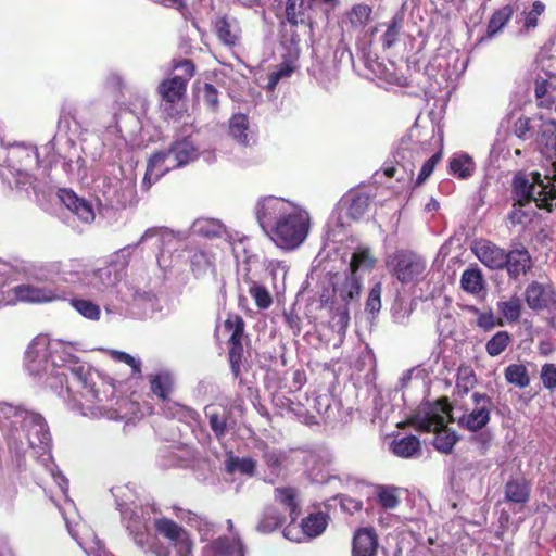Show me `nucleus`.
I'll return each mask as SVG.
<instances>
[{
	"instance_id": "nucleus-1",
	"label": "nucleus",
	"mask_w": 556,
	"mask_h": 556,
	"mask_svg": "<svg viewBox=\"0 0 556 556\" xmlns=\"http://www.w3.org/2000/svg\"><path fill=\"white\" fill-rule=\"evenodd\" d=\"M67 372H59L61 386L65 382L67 396L81 408L109 409L116 396L115 386L100 379L99 383L92 380L90 369L84 365L66 368Z\"/></svg>"
},
{
	"instance_id": "nucleus-2",
	"label": "nucleus",
	"mask_w": 556,
	"mask_h": 556,
	"mask_svg": "<svg viewBox=\"0 0 556 556\" xmlns=\"http://www.w3.org/2000/svg\"><path fill=\"white\" fill-rule=\"evenodd\" d=\"M298 492L292 486H280L274 490V503L267 504L261 511L256 531L262 534H270L283 527L287 521V513L290 522L283 529V535L291 541L301 542L296 536L298 529L295 521L300 517L301 509L298 502Z\"/></svg>"
},
{
	"instance_id": "nucleus-3",
	"label": "nucleus",
	"mask_w": 556,
	"mask_h": 556,
	"mask_svg": "<svg viewBox=\"0 0 556 556\" xmlns=\"http://www.w3.org/2000/svg\"><path fill=\"white\" fill-rule=\"evenodd\" d=\"M452 421V405L446 396L426 404L413 414L407 424L420 432H433L432 444L434 448L444 454L452 453V431L448 422Z\"/></svg>"
},
{
	"instance_id": "nucleus-4",
	"label": "nucleus",
	"mask_w": 556,
	"mask_h": 556,
	"mask_svg": "<svg viewBox=\"0 0 556 556\" xmlns=\"http://www.w3.org/2000/svg\"><path fill=\"white\" fill-rule=\"evenodd\" d=\"M511 200L521 204H535L539 208L552 212L556 208V187L547 175L536 170H519L511 180Z\"/></svg>"
},
{
	"instance_id": "nucleus-5",
	"label": "nucleus",
	"mask_w": 556,
	"mask_h": 556,
	"mask_svg": "<svg viewBox=\"0 0 556 556\" xmlns=\"http://www.w3.org/2000/svg\"><path fill=\"white\" fill-rule=\"evenodd\" d=\"M371 198L365 192H350L339 203V210L327 223L326 243H343L353 240L346 219L358 222L369 210Z\"/></svg>"
},
{
	"instance_id": "nucleus-6",
	"label": "nucleus",
	"mask_w": 556,
	"mask_h": 556,
	"mask_svg": "<svg viewBox=\"0 0 556 556\" xmlns=\"http://www.w3.org/2000/svg\"><path fill=\"white\" fill-rule=\"evenodd\" d=\"M312 220L308 212L294 210L281 216L274 225L273 231L268 235L277 243H303L309 231Z\"/></svg>"
},
{
	"instance_id": "nucleus-7",
	"label": "nucleus",
	"mask_w": 556,
	"mask_h": 556,
	"mask_svg": "<svg viewBox=\"0 0 556 556\" xmlns=\"http://www.w3.org/2000/svg\"><path fill=\"white\" fill-rule=\"evenodd\" d=\"M313 7L306 0H287L285 15L279 22V37L282 45L296 47L300 41L298 27L312 25L309 11Z\"/></svg>"
},
{
	"instance_id": "nucleus-8",
	"label": "nucleus",
	"mask_w": 556,
	"mask_h": 556,
	"mask_svg": "<svg viewBox=\"0 0 556 556\" xmlns=\"http://www.w3.org/2000/svg\"><path fill=\"white\" fill-rule=\"evenodd\" d=\"M389 273L401 283H416L424 279L427 263L424 257L410 250H399L386 262Z\"/></svg>"
},
{
	"instance_id": "nucleus-9",
	"label": "nucleus",
	"mask_w": 556,
	"mask_h": 556,
	"mask_svg": "<svg viewBox=\"0 0 556 556\" xmlns=\"http://www.w3.org/2000/svg\"><path fill=\"white\" fill-rule=\"evenodd\" d=\"M187 84L178 76L163 79L157 86L163 111L172 119H180L184 115Z\"/></svg>"
},
{
	"instance_id": "nucleus-10",
	"label": "nucleus",
	"mask_w": 556,
	"mask_h": 556,
	"mask_svg": "<svg viewBox=\"0 0 556 556\" xmlns=\"http://www.w3.org/2000/svg\"><path fill=\"white\" fill-rule=\"evenodd\" d=\"M51 343L47 336L39 334L33 339L25 351V367L30 375L38 376L47 371L49 358L59 366L54 358L56 350H50Z\"/></svg>"
},
{
	"instance_id": "nucleus-11",
	"label": "nucleus",
	"mask_w": 556,
	"mask_h": 556,
	"mask_svg": "<svg viewBox=\"0 0 556 556\" xmlns=\"http://www.w3.org/2000/svg\"><path fill=\"white\" fill-rule=\"evenodd\" d=\"M471 400L472 407L467 408V413L459 417L458 425L469 431L477 432L489 424L493 401L489 395L478 392L472 393Z\"/></svg>"
},
{
	"instance_id": "nucleus-12",
	"label": "nucleus",
	"mask_w": 556,
	"mask_h": 556,
	"mask_svg": "<svg viewBox=\"0 0 556 556\" xmlns=\"http://www.w3.org/2000/svg\"><path fill=\"white\" fill-rule=\"evenodd\" d=\"M154 529L157 534L165 538L176 549L179 556H190L192 553V541L188 531L167 517L156 518Z\"/></svg>"
},
{
	"instance_id": "nucleus-13",
	"label": "nucleus",
	"mask_w": 556,
	"mask_h": 556,
	"mask_svg": "<svg viewBox=\"0 0 556 556\" xmlns=\"http://www.w3.org/2000/svg\"><path fill=\"white\" fill-rule=\"evenodd\" d=\"M22 428L26 432L27 441L30 447H41L48 445L51 435L45 418L35 412H24Z\"/></svg>"
},
{
	"instance_id": "nucleus-14",
	"label": "nucleus",
	"mask_w": 556,
	"mask_h": 556,
	"mask_svg": "<svg viewBox=\"0 0 556 556\" xmlns=\"http://www.w3.org/2000/svg\"><path fill=\"white\" fill-rule=\"evenodd\" d=\"M191 232L204 240H222L228 243L243 241V238H233L226 227L214 218H198L191 226Z\"/></svg>"
},
{
	"instance_id": "nucleus-15",
	"label": "nucleus",
	"mask_w": 556,
	"mask_h": 556,
	"mask_svg": "<svg viewBox=\"0 0 556 556\" xmlns=\"http://www.w3.org/2000/svg\"><path fill=\"white\" fill-rule=\"evenodd\" d=\"M525 300L533 311L551 309L556 305V291L552 285L532 281L526 288Z\"/></svg>"
},
{
	"instance_id": "nucleus-16",
	"label": "nucleus",
	"mask_w": 556,
	"mask_h": 556,
	"mask_svg": "<svg viewBox=\"0 0 556 556\" xmlns=\"http://www.w3.org/2000/svg\"><path fill=\"white\" fill-rule=\"evenodd\" d=\"M286 214V204L281 199L267 197L258 203L256 217L262 229L269 235L275 223Z\"/></svg>"
},
{
	"instance_id": "nucleus-17",
	"label": "nucleus",
	"mask_w": 556,
	"mask_h": 556,
	"mask_svg": "<svg viewBox=\"0 0 556 556\" xmlns=\"http://www.w3.org/2000/svg\"><path fill=\"white\" fill-rule=\"evenodd\" d=\"M536 208H539L535 204L531 203H517V201H513V208L507 216V227L511 232L522 233L528 227L533 223L536 216Z\"/></svg>"
},
{
	"instance_id": "nucleus-18",
	"label": "nucleus",
	"mask_w": 556,
	"mask_h": 556,
	"mask_svg": "<svg viewBox=\"0 0 556 556\" xmlns=\"http://www.w3.org/2000/svg\"><path fill=\"white\" fill-rule=\"evenodd\" d=\"M379 541L372 527L358 528L352 540V556H377Z\"/></svg>"
},
{
	"instance_id": "nucleus-19",
	"label": "nucleus",
	"mask_w": 556,
	"mask_h": 556,
	"mask_svg": "<svg viewBox=\"0 0 556 556\" xmlns=\"http://www.w3.org/2000/svg\"><path fill=\"white\" fill-rule=\"evenodd\" d=\"M534 143L536 149L551 161L556 172V122L546 118Z\"/></svg>"
},
{
	"instance_id": "nucleus-20",
	"label": "nucleus",
	"mask_w": 556,
	"mask_h": 556,
	"mask_svg": "<svg viewBox=\"0 0 556 556\" xmlns=\"http://www.w3.org/2000/svg\"><path fill=\"white\" fill-rule=\"evenodd\" d=\"M15 298L26 303H47L56 300V291L48 287H38L33 283H23L13 288Z\"/></svg>"
},
{
	"instance_id": "nucleus-21",
	"label": "nucleus",
	"mask_w": 556,
	"mask_h": 556,
	"mask_svg": "<svg viewBox=\"0 0 556 556\" xmlns=\"http://www.w3.org/2000/svg\"><path fill=\"white\" fill-rule=\"evenodd\" d=\"M169 152L156 151L150 155L147 162L146 173L142 179V188L149 190L153 184L160 180L172 167L165 166Z\"/></svg>"
},
{
	"instance_id": "nucleus-22",
	"label": "nucleus",
	"mask_w": 556,
	"mask_h": 556,
	"mask_svg": "<svg viewBox=\"0 0 556 556\" xmlns=\"http://www.w3.org/2000/svg\"><path fill=\"white\" fill-rule=\"evenodd\" d=\"M124 265L117 262H111L105 266L98 268L93 273L92 285L99 291H106L114 288L124 275Z\"/></svg>"
},
{
	"instance_id": "nucleus-23",
	"label": "nucleus",
	"mask_w": 556,
	"mask_h": 556,
	"mask_svg": "<svg viewBox=\"0 0 556 556\" xmlns=\"http://www.w3.org/2000/svg\"><path fill=\"white\" fill-rule=\"evenodd\" d=\"M59 197L62 203L83 222L89 223L94 219V212L91 204L85 199L78 198L70 189H60Z\"/></svg>"
},
{
	"instance_id": "nucleus-24",
	"label": "nucleus",
	"mask_w": 556,
	"mask_h": 556,
	"mask_svg": "<svg viewBox=\"0 0 556 556\" xmlns=\"http://www.w3.org/2000/svg\"><path fill=\"white\" fill-rule=\"evenodd\" d=\"M545 119L541 115L520 116L514 123L513 131L522 141H534Z\"/></svg>"
},
{
	"instance_id": "nucleus-25",
	"label": "nucleus",
	"mask_w": 556,
	"mask_h": 556,
	"mask_svg": "<svg viewBox=\"0 0 556 556\" xmlns=\"http://www.w3.org/2000/svg\"><path fill=\"white\" fill-rule=\"evenodd\" d=\"M545 12V4L536 0L532 3L525 4L522 11L517 14L516 23L521 25V33H530L538 27L539 17Z\"/></svg>"
},
{
	"instance_id": "nucleus-26",
	"label": "nucleus",
	"mask_w": 556,
	"mask_h": 556,
	"mask_svg": "<svg viewBox=\"0 0 556 556\" xmlns=\"http://www.w3.org/2000/svg\"><path fill=\"white\" fill-rule=\"evenodd\" d=\"M473 253L492 269L504 268L506 251L498 245H471Z\"/></svg>"
},
{
	"instance_id": "nucleus-27",
	"label": "nucleus",
	"mask_w": 556,
	"mask_h": 556,
	"mask_svg": "<svg viewBox=\"0 0 556 556\" xmlns=\"http://www.w3.org/2000/svg\"><path fill=\"white\" fill-rule=\"evenodd\" d=\"M329 515L324 511L311 513L301 520L302 534L306 539H315L323 534L329 523Z\"/></svg>"
},
{
	"instance_id": "nucleus-28",
	"label": "nucleus",
	"mask_w": 556,
	"mask_h": 556,
	"mask_svg": "<svg viewBox=\"0 0 556 556\" xmlns=\"http://www.w3.org/2000/svg\"><path fill=\"white\" fill-rule=\"evenodd\" d=\"M534 92L539 106L552 108L556 100V77L544 78L539 76L535 80Z\"/></svg>"
},
{
	"instance_id": "nucleus-29",
	"label": "nucleus",
	"mask_w": 556,
	"mask_h": 556,
	"mask_svg": "<svg viewBox=\"0 0 556 556\" xmlns=\"http://www.w3.org/2000/svg\"><path fill=\"white\" fill-rule=\"evenodd\" d=\"M506 260L504 267L508 274L517 278L521 274L531 267V257L526 249H516L514 251L506 252Z\"/></svg>"
},
{
	"instance_id": "nucleus-30",
	"label": "nucleus",
	"mask_w": 556,
	"mask_h": 556,
	"mask_svg": "<svg viewBox=\"0 0 556 556\" xmlns=\"http://www.w3.org/2000/svg\"><path fill=\"white\" fill-rule=\"evenodd\" d=\"M391 452L401 458H413L421 454V443L416 435L394 439L390 444Z\"/></svg>"
},
{
	"instance_id": "nucleus-31",
	"label": "nucleus",
	"mask_w": 556,
	"mask_h": 556,
	"mask_svg": "<svg viewBox=\"0 0 556 556\" xmlns=\"http://www.w3.org/2000/svg\"><path fill=\"white\" fill-rule=\"evenodd\" d=\"M530 484L523 478L510 479L504 486L505 500L510 503L525 504L530 498Z\"/></svg>"
},
{
	"instance_id": "nucleus-32",
	"label": "nucleus",
	"mask_w": 556,
	"mask_h": 556,
	"mask_svg": "<svg viewBox=\"0 0 556 556\" xmlns=\"http://www.w3.org/2000/svg\"><path fill=\"white\" fill-rule=\"evenodd\" d=\"M184 240H186L184 232L162 226L147 229L140 239V243L148 241H153L154 243H172L174 241Z\"/></svg>"
},
{
	"instance_id": "nucleus-33",
	"label": "nucleus",
	"mask_w": 556,
	"mask_h": 556,
	"mask_svg": "<svg viewBox=\"0 0 556 556\" xmlns=\"http://www.w3.org/2000/svg\"><path fill=\"white\" fill-rule=\"evenodd\" d=\"M167 151L169 152V156L173 155L176 161V164L173 166L174 168L188 164L198 155L197 149L192 142L187 139L173 142Z\"/></svg>"
},
{
	"instance_id": "nucleus-34",
	"label": "nucleus",
	"mask_w": 556,
	"mask_h": 556,
	"mask_svg": "<svg viewBox=\"0 0 556 556\" xmlns=\"http://www.w3.org/2000/svg\"><path fill=\"white\" fill-rule=\"evenodd\" d=\"M212 556H244L239 540L219 536L210 544Z\"/></svg>"
},
{
	"instance_id": "nucleus-35",
	"label": "nucleus",
	"mask_w": 556,
	"mask_h": 556,
	"mask_svg": "<svg viewBox=\"0 0 556 556\" xmlns=\"http://www.w3.org/2000/svg\"><path fill=\"white\" fill-rule=\"evenodd\" d=\"M477 166L473 157L464 151L454 152V178L467 180L473 176Z\"/></svg>"
},
{
	"instance_id": "nucleus-36",
	"label": "nucleus",
	"mask_w": 556,
	"mask_h": 556,
	"mask_svg": "<svg viewBox=\"0 0 556 556\" xmlns=\"http://www.w3.org/2000/svg\"><path fill=\"white\" fill-rule=\"evenodd\" d=\"M174 381L173 377L168 372H160L151 377L150 390L151 392L160 397L162 401L169 399L173 391Z\"/></svg>"
},
{
	"instance_id": "nucleus-37",
	"label": "nucleus",
	"mask_w": 556,
	"mask_h": 556,
	"mask_svg": "<svg viewBox=\"0 0 556 556\" xmlns=\"http://www.w3.org/2000/svg\"><path fill=\"white\" fill-rule=\"evenodd\" d=\"M244 340H236L228 341V361L230 365V370L235 379H239L242 382L241 378V366L244 353L243 346Z\"/></svg>"
},
{
	"instance_id": "nucleus-38",
	"label": "nucleus",
	"mask_w": 556,
	"mask_h": 556,
	"mask_svg": "<svg viewBox=\"0 0 556 556\" xmlns=\"http://www.w3.org/2000/svg\"><path fill=\"white\" fill-rule=\"evenodd\" d=\"M372 8L365 3L354 4L346 13L351 28L363 29L371 20Z\"/></svg>"
},
{
	"instance_id": "nucleus-39",
	"label": "nucleus",
	"mask_w": 556,
	"mask_h": 556,
	"mask_svg": "<svg viewBox=\"0 0 556 556\" xmlns=\"http://www.w3.org/2000/svg\"><path fill=\"white\" fill-rule=\"evenodd\" d=\"M223 326L230 334L228 341L249 340L245 333V321L239 314L229 313Z\"/></svg>"
},
{
	"instance_id": "nucleus-40",
	"label": "nucleus",
	"mask_w": 556,
	"mask_h": 556,
	"mask_svg": "<svg viewBox=\"0 0 556 556\" xmlns=\"http://www.w3.org/2000/svg\"><path fill=\"white\" fill-rule=\"evenodd\" d=\"M514 14V8L510 4H506L495 11L488 24L486 35L489 38L500 33L504 26L508 23Z\"/></svg>"
},
{
	"instance_id": "nucleus-41",
	"label": "nucleus",
	"mask_w": 556,
	"mask_h": 556,
	"mask_svg": "<svg viewBox=\"0 0 556 556\" xmlns=\"http://www.w3.org/2000/svg\"><path fill=\"white\" fill-rule=\"evenodd\" d=\"M403 22V13H396L392 16L387 26L386 31L381 36V43L383 49H390L397 42L402 30Z\"/></svg>"
},
{
	"instance_id": "nucleus-42",
	"label": "nucleus",
	"mask_w": 556,
	"mask_h": 556,
	"mask_svg": "<svg viewBox=\"0 0 556 556\" xmlns=\"http://www.w3.org/2000/svg\"><path fill=\"white\" fill-rule=\"evenodd\" d=\"M362 290L361 279L353 273L348 275L338 288L341 300L349 304L350 301L359 296Z\"/></svg>"
},
{
	"instance_id": "nucleus-43",
	"label": "nucleus",
	"mask_w": 556,
	"mask_h": 556,
	"mask_svg": "<svg viewBox=\"0 0 556 556\" xmlns=\"http://www.w3.org/2000/svg\"><path fill=\"white\" fill-rule=\"evenodd\" d=\"M249 128V119L245 114H235L229 121V134L239 143H248L247 130Z\"/></svg>"
},
{
	"instance_id": "nucleus-44",
	"label": "nucleus",
	"mask_w": 556,
	"mask_h": 556,
	"mask_svg": "<svg viewBox=\"0 0 556 556\" xmlns=\"http://www.w3.org/2000/svg\"><path fill=\"white\" fill-rule=\"evenodd\" d=\"M257 447L262 451V458L266 466L273 470V472H278L281 468V465L285 460V455L280 450L270 447L266 442L261 441Z\"/></svg>"
},
{
	"instance_id": "nucleus-45",
	"label": "nucleus",
	"mask_w": 556,
	"mask_h": 556,
	"mask_svg": "<svg viewBox=\"0 0 556 556\" xmlns=\"http://www.w3.org/2000/svg\"><path fill=\"white\" fill-rule=\"evenodd\" d=\"M496 306L507 323H516L520 319L522 306L519 298L513 296L507 301H500Z\"/></svg>"
},
{
	"instance_id": "nucleus-46",
	"label": "nucleus",
	"mask_w": 556,
	"mask_h": 556,
	"mask_svg": "<svg viewBox=\"0 0 556 556\" xmlns=\"http://www.w3.org/2000/svg\"><path fill=\"white\" fill-rule=\"evenodd\" d=\"M505 379L508 383L526 388L530 383L527 367L522 364H511L505 369Z\"/></svg>"
},
{
	"instance_id": "nucleus-47",
	"label": "nucleus",
	"mask_w": 556,
	"mask_h": 556,
	"mask_svg": "<svg viewBox=\"0 0 556 556\" xmlns=\"http://www.w3.org/2000/svg\"><path fill=\"white\" fill-rule=\"evenodd\" d=\"M462 288L472 294L479 293L483 288L482 274L477 268L466 269L460 279Z\"/></svg>"
},
{
	"instance_id": "nucleus-48",
	"label": "nucleus",
	"mask_w": 556,
	"mask_h": 556,
	"mask_svg": "<svg viewBox=\"0 0 556 556\" xmlns=\"http://www.w3.org/2000/svg\"><path fill=\"white\" fill-rule=\"evenodd\" d=\"M214 29L218 40L223 45L227 47L236 46L238 41V35L231 30V26L227 16L219 17L214 24Z\"/></svg>"
},
{
	"instance_id": "nucleus-49",
	"label": "nucleus",
	"mask_w": 556,
	"mask_h": 556,
	"mask_svg": "<svg viewBox=\"0 0 556 556\" xmlns=\"http://www.w3.org/2000/svg\"><path fill=\"white\" fill-rule=\"evenodd\" d=\"M511 342V337L508 331H497L485 344L486 353L492 356L502 354Z\"/></svg>"
},
{
	"instance_id": "nucleus-50",
	"label": "nucleus",
	"mask_w": 556,
	"mask_h": 556,
	"mask_svg": "<svg viewBox=\"0 0 556 556\" xmlns=\"http://www.w3.org/2000/svg\"><path fill=\"white\" fill-rule=\"evenodd\" d=\"M375 264L376 258L370 254L369 250L363 249L352 255L350 270L356 275L361 269L371 270L375 267Z\"/></svg>"
},
{
	"instance_id": "nucleus-51",
	"label": "nucleus",
	"mask_w": 556,
	"mask_h": 556,
	"mask_svg": "<svg viewBox=\"0 0 556 556\" xmlns=\"http://www.w3.org/2000/svg\"><path fill=\"white\" fill-rule=\"evenodd\" d=\"M477 383L476 375L471 367H459L456 380L458 393L467 394Z\"/></svg>"
},
{
	"instance_id": "nucleus-52",
	"label": "nucleus",
	"mask_w": 556,
	"mask_h": 556,
	"mask_svg": "<svg viewBox=\"0 0 556 556\" xmlns=\"http://www.w3.org/2000/svg\"><path fill=\"white\" fill-rule=\"evenodd\" d=\"M72 306L84 317L91 319V320H98L101 315V311L99 305L96 303L88 301V300H81V299H73L71 301Z\"/></svg>"
},
{
	"instance_id": "nucleus-53",
	"label": "nucleus",
	"mask_w": 556,
	"mask_h": 556,
	"mask_svg": "<svg viewBox=\"0 0 556 556\" xmlns=\"http://www.w3.org/2000/svg\"><path fill=\"white\" fill-rule=\"evenodd\" d=\"M377 501L384 509H394L400 503L396 489L392 486H379L377 491Z\"/></svg>"
},
{
	"instance_id": "nucleus-54",
	"label": "nucleus",
	"mask_w": 556,
	"mask_h": 556,
	"mask_svg": "<svg viewBox=\"0 0 556 556\" xmlns=\"http://www.w3.org/2000/svg\"><path fill=\"white\" fill-rule=\"evenodd\" d=\"M249 293L261 309H266L273 304L271 295L264 286L254 282L250 287Z\"/></svg>"
},
{
	"instance_id": "nucleus-55",
	"label": "nucleus",
	"mask_w": 556,
	"mask_h": 556,
	"mask_svg": "<svg viewBox=\"0 0 556 556\" xmlns=\"http://www.w3.org/2000/svg\"><path fill=\"white\" fill-rule=\"evenodd\" d=\"M199 92L201 93L202 100L206 108L212 111L216 112L218 110L219 101H218V90L213 86L212 84L204 83L203 87L199 89Z\"/></svg>"
},
{
	"instance_id": "nucleus-56",
	"label": "nucleus",
	"mask_w": 556,
	"mask_h": 556,
	"mask_svg": "<svg viewBox=\"0 0 556 556\" xmlns=\"http://www.w3.org/2000/svg\"><path fill=\"white\" fill-rule=\"evenodd\" d=\"M381 293H382V285L381 282H376L367 296L365 309L371 314L378 313L381 308Z\"/></svg>"
},
{
	"instance_id": "nucleus-57",
	"label": "nucleus",
	"mask_w": 556,
	"mask_h": 556,
	"mask_svg": "<svg viewBox=\"0 0 556 556\" xmlns=\"http://www.w3.org/2000/svg\"><path fill=\"white\" fill-rule=\"evenodd\" d=\"M208 424L214 435L220 440L227 433V418L217 412L207 413Z\"/></svg>"
},
{
	"instance_id": "nucleus-58",
	"label": "nucleus",
	"mask_w": 556,
	"mask_h": 556,
	"mask_svg": "<svg viewBox=\"0 0 556 556\" xmlns=\"http://www.w3.org/2000/svg\"><path fill=\"white\" fill-rule=\"evenodd\" d=\"M477 325L484 331H490L495 327H503L505 325L502 317H496L492 311L478 314Z\"/></svg>"
},
{
	"instance_id": "nucleus-59",
	"label": "nucleus",
	"mask_w": 556,
	"mask_h": 556,
	"mask_svg": "<svg viewBox=\"0 0 556 556\" xmlns=\"http://www.w3.org/2000/svg\"><path fill=\"white\" fill-rule=\"evenodd\" d=\"M450 308L445 307L441 311L438 323L437 330L439 332V337L442 340H446L452 337V317H451Z\"/></svg>"
},
{
	"instance_id": "nucleus-60",
	"label": "nucleus",
	"mask_w": 556,
	"mask_h": 556,
	"mask_svg": "<svg viewBox=\"0 0 556 556\" xmlns=\"http://www.w3.org/2000/svg\"><path fill=\"white\" fill-rule=\"evenodd\" d=\"M441 157H442V153H441V151H439V152H435L430 159H428L424 163V165L418 174V177L415 181V186L422 185L430 177V175L433 173L437 164L441 161Z\"/></svg>"
},
{
	"instance_id": "nucleus-61",
	"label": "nucleus",
	"mask_w": 556,
	"mask_h": 556,
	"mask_svg": "<svg viewBox=\"0 0 556 556\" xmlns=\"http://www.w3.org/2000/svg\"><path fill=\"white\" fill-rule=\"evenodd\" d=\"M542 383L545 389L549 391L556 390V365L553 363H546L541 368L540 374Z\"/></svg>"
},
{
	"instance_id": "nucleus-62",
	"label": "nucleus",
	"mask_w": 556,
	"mask_h": 556,
	"mask_svg": "<svg viewBox=\"0 0 556 556\" xmlns=\"http://www.w3.org/2000/svg\"><path fill=\"white\" fill-rule=\"evenodd\" d=\"M235 466L242 475L254 476L256 469V460L251 457L235 458L231 462L229 470Z\"/></svg>"
},
{
	"instance_id": "nucleus-63",
	"label": "nucleus",
	"mask_w": 556,
	"mask_h": 556,
	"mask_svg": "<svg viewBox=\"0 0 556 556\" xmlns=\"http://www.w3.org/2000/svg\"><path fill=\"white\" fill-rule=\"evenodd\" d=\"M173 67L175 70H181L182 71V74L181 75H177V76H178V78L182 79L184 83H186V84H188V81L195 74V65H194L193 61H191L190 59H184V60H180V61H176V62H174Z\"/></svg>"
},
{
	"instance_id": "nucleus-64",
	"label": "nucleus",
	"mask_w": 556,
	"mask_h": 556,
	"mask_svg": "<svg viewBox=\"0 0 556 556\" xmlns=\"http://www.w3.org/2000/svg\"><path fill=\"white\" fill-rule=\"evenodd\" d=\"M294 71V66L289 62L279 64L277 70L269 75L268 84L270 87H275L277 83L285 77H289Z\"/></svg>"
}]
</instances>
